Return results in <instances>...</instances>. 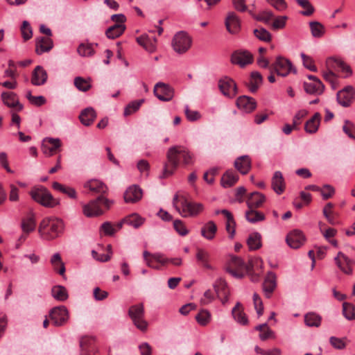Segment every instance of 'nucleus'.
Here are the masks:
<instances>
[{
    "label": "nucleus",
    "instance_id": "nucleus-22",
    "mask_svg": "<svg viewBox=\"0 0 355 355\" xmlns=\"http://www.w3.org/2000/svg\"><path fill=\"white\" fill-rule=\"evenodd\" d=\"M137 42L139 45L144 47L147 51L153 53L157 48V39L153 36L142 35L137 38Z\"/></svg>",
    "mask_w": 355,
    "mask_h": 355
},
{
    "label": "nucleus",
    "instance_id": "nucleus-4",
    "mask_svg": "<svg viewBox=\"0 0 355 355\" xmlns=\"http://www.w3.org/2000/svg\"><path fill=\"white\" fill-rule=\"evenodd\" d=\"M31 198L37 202L46 207H54L59 204L44 187H33L31 191Z\"/></svg>",
    "mask_w": 355,
    "mask_h": 355
},
{
    "label": "nucleus",
    "instance_id": "nucleus-42",
    "mask_svg": "<svg viewBox=\"0 0 355 355\" xmlns=\"http://www.w3.org/2000/svg\"><path fill=\"white\" fill-rule=\"evenodd\" d=\"M51 295L56 300L60 302L67 300L69 297L66 288L60 285L53 286L51 288Z\"/></svg>",
    "mask_w": 355,
    "mask_h": 355
},
{
    "label": "nucleus",
    "instance_id": "nucleus-9",
    "mask_svg": "<svg viewBox=\"0 0 355 355\" xmlns=\"http://www.w3.org/2000/svg\"><path fill=\"white\" fill-rule=\"evenodd\" d=\"M53 324L57 327L64 325L69 319V312L64 306L53 308L49 313Z\"/></svg>",
    "mask_w": 355,
    "mask_h": 355
},
{
    "label": "nucleus",
    "instance_id": "nucleus-20",
    "mask_svg": "<svg viewBox=\"0 0 355 355\" xmlns=\"http://www.w3.org/2000/svg\"><path fill=\"white\" fill-rule=\"evenodd\" d=\"M142 190L137 186L129 187L124 193V200L127 203H135L140 200L142 198Z\"/></svg>",
    "mask_w": 355,
    "mask_h": 355
},
{
    "label": "nucleus",
    "instance_id": "nucleus-10",
    "mask_svg": "<svg viewBox=\"0 0 355 355\" xmlns=\"http://www.w3.org/2000/svg\"><path fill=\"white\" fill-rule=\"evenodd\" d=\"M245 269V262L238 257H232L228 266L226 267V271L237 278L243 277V270Z\"/></svg>",
    "mask_w": 355,
    "mask_h": 355
},
{
    "label": "nucleus",
    "instance_id": "nucleus-2",
    "mask_svg": "<svg viewBox=\"0 0 355 355\" xmlns=\"http://www.w3.org/2000/svg\"><path fill=\"white\" fill-rule=\"evenodd\" d=\"M64 230L61 219L55 217H46L40 223L38 232L42 239L51 241L58 238Z\"/></svg>",
    "mask_w": 355,
    "mask_h": 355
},
{
    "label": "nucleus",
    "instance_id": "nucleus-43",
    "mask_svg": "<svg viewBox=\"0 0 355 355\" xmlns=\"http://www.w3.org/2000/svg\"><path fill=\"white\" fill-rule=\"evenodd\" d=\"M125 30L124 24H114L108 28L105 31V35L109 39H115L121 36Z\"/></svg>",
    "mask_w": 355,
    "mask_h": 355
},
{
    "label": "nucleus",
    "instance_id": "nucleus-41",
    "mask_svg": "<svg viewBox=\"0 0 355 355\" xmlns=\"http://www.w3.org/2000/svg\"><path fill=\"white\" fill-rule=\"evenodd\" d=\"M245 218L250 223H256L264 220L266 217L263 213L257 211V209L248 208L245 211Z\"/></svg>",
    "mask_w": 355,
    "mask_h": 355
},
{
    "label": "nucleus",
    "instance_id": "nucleus-12",
    "mask_svg": "<svg viewBox=\"0 0 355 355\" xmlns=\"http://www.w3.org/2000/svg\"><path fill=\"white\" fill-rule=\"evenodd\" d=\"M231 62L234 64L239 65L241 67H244L246 65L252 63L253 55L248 51H236L232 53Z\"/></svg>",
    "mask_w": 355,
    "mask_h": 355
},
{
    "label": "nucleus",
    "instance_id": "nucleus-13",
    "mask_svg": "<svg viewBox=\"0 0 355 355\" xmlns=\"http://www.w3.org/2000/svg\"><path fill=\"white\" fill-rule=\"evenodd\" d=\"M218 87L224 96L233 98L237 93L235 82L228 77L221 78L218 82Z\"/></svg>",
    "mask_w": 355,
    "mask_h": 355
},
{
    "label": "nucleus",
    "instance_id": "nucleus-50",
    "mask_svg": "<svg viewBox=\"0 0 355 355\" xmlns=\"http://www.w3.org/2000/svg\"><path fill=\"white\" fill-rule=\"evenodd\" d=\"M211 313L206 309H202L196 315V320L198 323L202 326H205L211 321Z\"/></svg>",
    "mask_w": 355,
    "mask_h": 355
},
{
    "label": "nucleus",
    "instance_id": "nucleus-46",
    "mask_svg": "<svg viewBox=\"0 0 355 355\" xmlns=\"http://www.w3.org/2000/svg\"><path fill=\"white\" fill-rule=\"evenodd\" d=\"M123 222L124 223L137 229L143 225L144 223V218L137 214H133L123 219Z\"/></svg>",
    "mask_w": 355,
    "mask_h": 355
},
{
    "label": "nucleus",
    "instance_id": "nucleus-21",
    "mask_svg": "<svg viewBox=\"0 0 355 355\" xmlns=\"http://www.w3.org/2000/svg\"><path fill=\"white\" fill-rule=\"evenodd\" d=\"M338 268L345 274L352 273V261L343 252H339L334 259Z\"/></svg>",
    "mask_w": 355,
    "mask_h": 355
},
{
    "label": "nucleus",
    "instance_id": "nucleus-1",
    "mask_svg": "<svg viewBox=\"0 0 355 355\" xmlns=\"http://www.w3.org/2000/svg\"><path fill=\"white\" fill-rule=\"evenodd\" d=\"M167 162L165 163L162 178H166L172 175L177 169L180 159L184 165H190L193 163V155L184 147L175 146L171 147L166 153Z\"/></svg>",
    "mask_w": 355,
    "mask_h": 355
},
{
    "label": "nucleus",
    "instance_id": "nucleus-23",
    "mask_svg": "<svg viewBox=\"0 0 355 355\" xmlns=\"http://www.w3.org/2000/svg\"><path fill=\"white\" fill-rule=\"evenodd\" d=\"M276 276L270 272L263 283V291L266 297L270 298L276 288Z\"/></svg>",
    "mask_w": 355,
    "mask_h": 355
},
{
    "label": "nucleus",
    "instance_id": "nucleus-8",
    "mask_svg": "<svg viewBox=\"0 0 355 355\" xmlns=\"http://www.w3.org/2000/svg\"><path fill=\"white\" fill-rule=\"evenodd\" d=\"M270 69L274 70L277 75L283 77L288 76L291 71L296 73V69L293 67L291 62L282 56H278L276 58Z\"/></svg>",
    "mask_w": 355,
    "mask_h": 355
},
{
    "label": "nucleus",
    "instance_id": "nucleus-31",
    "mask_svg": "<svg viewBox=\"0 0 355 355\" xmlns=\"http://www.w3.org/2000/svg\"><path fill=\"white\" fill-rule=\"evenodd\" d=\"M214 289L218 297L221 299L222 302L223 304L226 302L230 294L226 282L221 279L218 280L214 284Z\"/></svg>",
    "mask_w": 355,
    "mask_h": 355
},
{
    "label": "nucleus",
    "instance_id": "nucleus-29",
    "mask_svg": "<svg viewBox=\"0 0 355 355\" xmlns=\"http://www.w3.org/2000/svg\"><path fill=\"white\" fill-rule=\"evenodd\" d=\"M53 46V41L49 37H40L36 40L35 52L41 55L45 52L49 51Z\"/></svg>",
    "mask_w": 355,
    "mask_h": 355
},
{
    "label": "nucleus",
    "instance_id": "nucleus-57",
    "mask_svg": "<svg viewBox=\"0 0 355 355\" xmlns=\"http://www.w3.org/2000/svg\"><path fill=\"white\" fill-rule=\"evenodd\" d=\"M254 34L256 37L261 41L270 42L271 40V34L263 28L254 29Z\"/></svg>",
    "mask_w": 355,
    "mask_h": 355
},
{
    "label": "nucleus",
    "instance_id": "nucleus-36",
    "mask_svg": "<svg viewBox=\"0 0 355 355\" xmlns=\"http://www.w3.org/2000/svg\"><path fill=\"white\" fill-rule=\"evenodd\" d=\"M262 82L263 77L261 74L258 71H252L248 83V87L251 92L255 93L262 84Z\"/></svg>",
    "mask_w": 355,
    "mask_h": 355
},
{
    "label": "nucleus",
    "instance_id": "nucleus-19",
    "mask_svg": "<svg viewBox=\"0 0 355 355\" xmlns=\"http://www.w3.org/2000/svg\"><path fill=\"white\" fill-rule=\"evenodd\" d=\"M236 105L243 112L250 113L256 109L257 102L254 98L247 96H242L237 98Z\"/></svg>",
    "mask_w": 355,
    "mask_h": 355
},
{
    "label": "nucleus",
    "instance_id": "nucleus-55",
    "mask_svg": "<svg viewBox=\"0 0 355 355\" xmlns=\"http://www.w3.org/2000/svg\"><path fill=\"white\" fill-rule=\"evenodd\" d=\"M74 85L78 90L82 92H87L91 87L89 82L80 76L75 78Z\"/></svg>",
    "mask_w": 355,
    "mask_h": 355
},
{
    "label": "nucleus",
    "instance_id": "nucleus-30",
    "mask_svg": "<svg viewBox=\"0 0 355 355\" xmlns=\"http://www.w3.org/2000/svg\"><path fill=\"white\" fill-rule=\"evenodd\" d=\"M47 80V73L46 71L41 67L37 66L33 72L31 78V83L34 85H42Z\"/></svg>",
    "mask_w": 355,
    "mask_h": 355
},
{
    "label": "nucleus",
    "instance_id": "nucleus-28",
    "mask_svg": "<svg viewBox=\"0 0 355 355\" xmlns=\"http://www.w3.org/2000/svg\"><path fill=\"white\" fill-rule=\"evenodd\" d=\"M304 91L311 95H321L324 90V85L322 81L315 83L304 82L303 84Z\"/></svg>",
    "mask_w": 355,
    "mask_h": 355
},
{
    "label": "nucleus",
    "instance_id": "nucleus-5",
    "mask_svg": "<svg viewBox=\"0 0 355 355\" xmlns=\"http://www.w3.org/2000/svg\"><path fill=\"white\" fill-rule=\"evenodd\" d=\"M144 307L142 303L131 306L128 310V315L135 327L141 331H146L148 322L144 319Z\"/></svg>",
    "mask_w": 355,
    "mask_h": 355
},
{
    "label": "nucleus",
    "instance_id": "nucleus-53",
    "mask_svg": "<svg viewBox=\"0 0 355 355\" xmlns=\"http://www.w3.org/2000/svg\"><path fill=\"white\" fill-rule=\"evenodd\" d=\"M295 1L305 9L301 12L302 15L311 16L314 12L315 9L309 0H295Z\"/></svg>",
    "mask_w": 355,
    "mask_h": 355
},
{
    "label": "nucleus",
    "instance_id": "nucleus-25",
    "mask_svg": "<svg viewBox=\"0 0 355 355\" xmlns=\"http://www.w3.org/2000/svg\"><path fill=\"white\" fill-rule=\"evenodd\" d=\"M272 188L274 191L278 194H282L286 188V184L283 175L280 171H275L271 180Z\"/></svg>",
    "mask_w": 355,
    "mask_h": 355
},
{
    "label": "nucleus",
    "instance_id": "nucleus-17",
    "mask_svg": "<svg viewBox=\"0 0 355 355\" xmlns=\"http://www.w3.org/2000/svg\"><path fill=\"white\" fill-rule=\"evenodd\" d=\"M225 24L227 31L231 34H236L240 31L241 21L237 15L234 12H229L227 13Z\"/></svg>",
    "mask_w": 355,
    "mask_h": 355
},
{
    "label": "nucleus",
    "instance_id": "nucleus-15",
    "mask_svg": "<svg viewBox=\"0 0 355 355\" xmlns=\"http://www.w3.org/2000/svg\"><path fill=\"white\" fill-rule=\"evenodd\" d=\"M154 94L162 101H169L173 96V91L171 87L162 83H158L154 88Z\"/></svg>",
    "mask_w": 355,
    "mask_h": 355
},
{
    "label": "nucleus",
    "instance_id": "nucleus-48",
    "mask_svg": "<svg viewBox=\"0 0 355 355\" xmlns=\"http://www.w3.org/2000/svg\"><path fill=\"white\" fill-rule=\"evenodd\" d=\"M52 187L54 189L58 190L67 196H68L71 198H76V190L70 187H66L64 185L61 184L58 182H54L52 184Z\"/></svg>",
    "mask_w": 355,
    "mask_h": 355
},
{
    "label": "nucleus",
    "instance_id": "nucleus-37",
    "mask_svg": "<svg viewBox=\"0 0 355 355\" xmlns=\"http://www.w3.org/2000/svg\"><path fill=\"white\" fill-rule=\"evenodd\" d=\"M320 114L318 112L315 113L314 115L306 122L304 126L305 131L311 134L316 132L320 125Z\"/></svg>",
    "mask_w": 355,
    "mask_h": 355
},
{
    "label": "nucleus",
    "instance_id": "nucleus-34",
    "mask_svg": "<svg viewBox=\"0 0 355 355\" xmlns=\"http://www.w3.org/2000/svg\"><path fill=\"white\" fill-rule=\"evenodd\" d=\"M96 117L94 110L92 107H87L83 110L80 116L79 119L80 122L85 126H89L93 123Z\"/></svg>",
    "mask_w": 355,
    "mask_h": 355
},
{
    "label": "nucleus",
    "instance_id": "nucleus-51",
    "mask_svg": "<svg viewBox=\"0 0 355 355\" xmlns=\"http://www.w3.org/2000/svg\"><path fill=\"white\" fill-rule=\"evenodd\" d=\"M311 34L314 37H321L324 33V28L318 21H311L309 23Z\"/></svg>",
    "mask_w": 355,
    "mask_h": 355
},
{
    "label": "nucleus",
    "instance_id": "nucleus-16",
    "mask_svg": "<svg viewBox=\"0 0 355 355\" xmlns=\"http://www.w3.org/2000/svg\"><path fill=\"white\" fill-rule=\"evenodd\" d=\"M286 241L291 248L297 249L304 243L305 237L302 231L294 230L287 235Z\"/></svg>",
    "mask_w": 355,
    "mask_h": 355
},
{
    "label": "nucleus",
    "instance_id": "nucleus-56",
    "mask_svg": "<svg viewBox=\"0 0 355 355\" xmlns=\"http://www.w3.org/2000/svg\"><path fill=\"white\" fill-rule=\"evenodd\" d=\"M144 102V99H140L138 101H135L131 103H130L124 110V115L128 116L132 114V113L135 112L137 110H139L140 106Z\"/></svg>",
    "mask_w": 355,
    "mask_h": 355
},
{
    "label": "nucleus",
    "instance_id": "nucleus-61",
    "mask_svg": "<svg viewBox=\"0 0 355 355\" xmlns=\"http://www.w3.org/2000/svg\"><path fill=\"white\" fill-rule=\"evenodd\" d=\"M322 76L326 81L331 83L334 89H336L337 76H336L335 73L333 71L327 69L326 71H324L322 73Z\"/></svg>",
    "mask_w": 355,
    "mask_h": 355
},
{
    "label": "nucleus",
    "instance_id": "nucleus-32",
    "mask_svg": "<svg viewBox=\"0 0 355 355\" xmlns=\"http://www.w3.org/2000/svg\"><path fill=\"white\" fill-rule=\"evenodd\" d=\"M239 180V175L233 170H227L221 178V185L229 188L234 185Z\"/></svg>",
    "mask_w": 355,
    "mask_h": 355
},
{
    "label": "nucleus",
    "instance_id": "nucleus-62",
    "mask_svg": "<svg viewBox=\"0 0 355 355\" xmlns=\"http://www.w3.org/2000/svg\"><path fill=\"white\" fill-rule=\"evenodd\" d=\"M253 302L254 309H256L257 315L259 317L263 313V306L262 300L257 293H254L253 295Z\"/></svg>",
    "mask_w": 355,
    "mask_h": 355
},
{
    "label": "nucleus",
    "instance_id": "nucleus-6",
    "mask_svg": "<svg viewBox=\"0 0 355 355\" xmlns=\"http://www.w3.org/2000/svg\"><path fill=\"white\" fill-rule=\"evenodd\" d=\"M204 210V205L200 202L188 201L181 197V207H177V211L184 218L196 217Z\"/></svg>",
    "mask_w": 355,
    "mask_h": 355
},
{
    "label": "nucleus",
    "instance_id": "nucleus-27",
    "mask_svg": "<svg viewBox=\"0 0 355 355\" xmlns=\"http://www.w3.org/2000/svg\"><path fill=\"white\" fill-rule=\"evenodd\" d=\"M234 167L241 174H247L251 168V159L248 155H243L236 159Z\"/></svg>",
    "mask_w": 355,
    "mask_h": 355
},
{
    "label": "nucleus",
    "instance_id": "nucleus-3",
    "mask_svg": "<svg viewBox=\"0 0 355 355\" xmlns=\"http://www.w3.org/2000/svg\"><path fill=\"white\" fill-rule=\"evenodd\" d=\"M113 202L105 198L103 196H98L97 198L89 201L87 204L83 205V214L88 218L97 217L103 214V211L101 207V205H103L108 209Z\"/></svg>",
    "mask_w": 355,
    "mask_h": 355
},
{
    "label": "nucleus",
    "instance_id": "nucleus-7",
    "mask_svg": "<svg viewBox=\"0 0 355 355\" xmlns=\"http://www.w3.org/2000/svg\"><path fill=\"white\" fill-rule=\"evenodd\" d=\"M192 44L191 37L184 31H179L172 40L171 45L173 50L178 54L186 53Z\"/></svg>",
    "mask_w": 355,
    "mask_h": 355
},
{
    "label": "nucleus",
    "instance_id": "nucleus-38",
    "mask_svg": "<svg viewBox=\"0 0 355 355\" xmlns=\"http://www.w3.org/2000/svg\"><path fill=\"white\" fill-rule=\"evenodd\" d=\"M217 226L215 223L210 220L205 223L201 229V235L207 240H212L215 237Z\"/></svg>",
    "mask_w": 355,
    "mask_h": 355
},
{
    "label": "nucleus",
    "instance_id": "nucleus-52",
    "mask_svg": "<svg viewBox=\"0 0 355 355\" xmlns=\"http://www.w3.org/2000/svg\"><path fill=\"white\" fill-rule=\"evenodd\" d=\"M94 343L93 338L88 336H83L80 340V347L83 355H89V348Z\"/></svg>",
    "mask_w": 355,
    "mask_h": 355
},
{
    "label": "nucleus",
    "instance_id": "nucleus-11",
    "mask_svg": "<svg viewBox=\"0 0 355 355\" xmlns=\"http://www.w3.org/2000/svg\"><path fill=\"white\" fill-rule=\"evenodd\" d=\"M355 95V89L351 86L348 85L343 89L338 92L336 99L338 103L343 107H347L352 104Z\"/></svg>",
    "mask_w": 355,
    "mask_h": 355
},
{
    "label": "nucleus",
    "instance_id": "nucleus-58",
    "mask_svg": "<svg viewBox=\"0 0 355 355\" xmlns=\"http://www.w3.org/2000/svg\"><path fill=\"white\" fill-rule=\"evenodd\" d=\"M77 51L81 56H91L94 53V50L91 44H81L78 47Z\"/></svg>",
    "mask_w": 355,
    "mask_h": 355
},
{
    "label": "nucleus",
    "instance_id": "nucleus-49",
    "mask_svg": "<svg viewBox=\"0 0 355 355\" xmlns=\"http://www.w3.org/2000/svg\"><path fill=\"white\" fill-rule=\"evenodd\" d=\"M305 324L309 327H319L321 323V317L315 313H308L304 316Z\"/></svg>",
    "mask_w": 355,
    "mask_h": 355
},
{
    "label": "nucleus",
    "instance_id": "nucleus-35",
    "mask_svg": "<svg viewBox=\"0 0 355 355\" xmlns=\"http://www.w3.org/2000/svg\"><path fill=\"white\" fill-rule=\"evenodd\" d=\"M196 258L200 266L207 269H212L211 266L209 264L210 254L207 250L198 248L197 250Z\"/></svg>",
    "mask_w": 355,
    "mask_h": 355
},
{
    "label": "nucleus",
    "instance_id": "nucleus-60",
    "mask_svg": "<svg viewBox=\"0 0 355 355\" xmlns=\"http://www.w3.org/2000/svg\"><path fill=\"white\" fill-rule=\"evenodd\" d=\"M21 35L24 40H28L32 37V28L27 21H24L21 28Z\"/></svg>",
    "mask_w": 355,
    "mask_h": 355
},
{
    "label": "nucleus",
    "instance_id": "nucleus-26",
    "mask_svg": "<svg viewBox=\"0 0 355 355\" xmlns=\"http://www.w3.org/2000/svg\"><path fill=\"white\" fill-rule=\"evenodd\" d=\"M60 146V141L59 139L47 138L44 140L42 148L44 154L51 156Z\"/></svg>",
    "mask_w": 355,
    "mask_h": 355
},
{
    "label": "nucleus",
    "instance_id": "nucleus-33",
    "mask_svg": "<svg viewBox=\"0 0 355 355\" xmlns=\"http://www.w3.org/2000/svg\"><path fill=\"white\" fill-rule=\"evenodd\" d=\"M232 315L234 320L242 325L248 324V320L246 314L243 312L242 304L237 302L232 311Z\"/></svg>",
    "mask_w": 355,
    "mask_h": 355
},
{
    "label": "nucleus",
    "instance_id": "nucleus-45",
    "mask_svg": "<svg viewBox=\"0 0 355 355\" xmlns=\"http://www.w3.org/2000/svg\"><path fill=\"white\" fill-rule=\"evenodd\" d=\"M247 244L250 250H257L261 247V236L259 232L251 234L247 239Z\"/></svg>",
    "mask_w": 355,
    "mask_h": 355
},
{
    "label": "nucleus",
    "instance_id": "nucleus-59",
    "mask_svg": "<svg viewBox=\"0 0 355 355\" xmlns=\"http://www.w3.org/2000/svg\"><path fill=\"white\" fill-rule=\"evenodd\" d=\"M300 55L302 59L303 65L304 66V67H306V69H309L311 71H317V67L314 64V62L310 56L306 55L304 53H301Z\"/></svg>",
    "mask_w": 355,
    "mask_h": 355
},
{
    "label": "nucleus",
    "instance_id": "nucleus-18",
    "mask_svg": "<svg viewBox=\"0 0 355 355\" xmlns=\"http://www.w3.org/2000/svg\"><path fill=\"white\" fill-rule=\"evenodd\" d=\"M1 98L6 105L11 108H15L17 111H21L24 107L23 105L19 103L17 95L12 92H3Z\"/></svg>",
    "mask_w": 355,
    "mask_h": 355
},
{
    "label": "nucleus",
    "instance_id": "nucleus-40",
    "mask_svg": "<svg viewBox=\"0 0 355 355\" xmlns=\"http://www.w3.org/2000/svg\"><path fill=\"white\" fill-rule=\"evenodd\" d=\"M222 214H223L227 218L225 229L226 231L229 233V237L230 239H233L235 234V226L236 223L234 219V217L230 211L227 209H223L222 211Z\"/></svg>",
    "mask_w": 355,
    "mask_h": 355
},
{
    "label": "nucleus",
    "instance_id": "nucleus-24",
    "mask_svg": "<svg viewBox=\"0 0 355 355\" xmlns=\"http://www.w3.org/2000/svg\"><path fill=\"white\" fill-rule=\"evenodd\" d=\"M266 201V196L261 193L254 191L250 194L246 201L248 208L258 209Z\"/></svg>",
    "mask_w": 355,
    "mask_h": 355
},
{
    "label": "nucleus",
    "instance_id": "nucleus-47",
    "mask_svg": "<svg viewBox=\"0 0 355 355\" xmlns=\"http://www.w3.org/2000/svg\"><path fill=\"white\" fill-rule=\"evenodd\" d=\"M35 220L33 215H30L21 221V229L24 233L28 234L35 228Z\"/></svg>",
    "mask_w": 355,
    "mask_h": 355
},
{
    "label": "nucleus",
    "instance_id": "nucleus-64",
    "mask_svg": "<svg viewBox=\"0 0 355 355\" xmlns=\"http://www.w3.org/2000/svg\"><path fill=\"white\" fill-rule=\"evenodd\" d=\"M173 227L175 231L181 236H185L189 232L185 225L180 220H174Z\"/></svg>",
    "mask_w": 355,
    "mask_h": 355
},
{
    "label": "nucleus",
    "instance_id": "nucleus-39",
    "mask_svg": "<svg viewBox=\"0 0 355 355\" xmlns=\"http://www.w3.org/2000/svg\"><path fill=\"white\" fill-rule=\"evenodd\" d=\"M84 187L96 193H105L107 191V187L98 180H91L87 182Z\"/></svg>",
    "mask_w": 355,
    "mask_h": 355
},
{
    "label": "nucleus",
    "instance_id": "nucleus-54",
    "mask_svg": "<svg viewBox=\"0 0 355 355\" xmlns=\"http://www.w3.org/2000/svg\"><path fill=\"white\" fill-rule=\"evenodd\" d=\"M343 312L344 316L347 320H355V306L348 302H344L343 304Z\"/></svg>",
    "mask_w": 355,
    "mask_h": 355
},
{
    "label": "nucleus",
    "instance_id": "nucleus-63",
    "mask_svg": "<svg viewBox=\"0 0 355 355\" xmlns=\"http://www.w3.org/2000/svg\"><path fill=\"white\" fill-rule=\"evenodd\" d=\"M320 192L322 196V198L324 200H327L334 194L335 190L332 186L329 184H325L322 189L320 188Z\"/></svg>",
    "mask_w": 355,
    "mask_h": 355
},
{
    "label": "nucleus",
    "instance_id": "nucleus-14",
    "mask_svg": "<svg viewBox=\"0 0 355 355\" xmlns=\"http://www.w3.org/2000/svg\"><path fill=\"white\" fill-rule=\"evenodd\" d=\"M326 67L327 69L331 71H340L346 73V77L352 73V71L349 66L346 64L341 59L336 58H329L326 60Z\"/></svg>",
    "mask_w": 355,
    "mask_h": 355
},
{
    "label": "nucleus",
    "instance_id": "nucleus-44",
    "mask_svg": "<svg viewBox=\"0 0 355 355\" xmlns=\"http://www.w3.org/2000/svg\"><path fill=\"white\" fill-rule=\"evenodd\" d=\"M51 263L53 269L60 275L64 276L65 272L64 263L62 262L61 256L59 253H55L51 258Z\"/></svg>",
    "mask_w": 355,
    "mask_h": 355
}]
</instances>
